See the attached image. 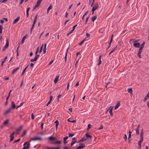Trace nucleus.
I'll list each match as a JSON object with an SVG mask.
<instances>
[{"label":"nucleus","mask_w":149,"mask_h":149,"mask_svg":"<svg viewBox=\"0 0 149 149\" xmlns=\"http://www.w3.org/2000/svg\"><path fill=\"white\" fill-rule=\"evenodd\" d=\"M19 17H17L13 21V24H15V23H16L19 20Z\"/></svg>","instance_id":"nucleus-21"},{"label":"nucleus","mask_w":149,"mask_h":149,"mask_svg":"<svg viewBox=\"0 0 149 149\" xmlns=\"http://www.w3.org/2000/svg\"><path fill=\"white\" fill-rule=\"evenodd\" d=\"M102 56V54L100 55L99 56V61L97 64V65H100L101 63L102 62H101V58Z\"/></svg>","instance_id":"nucleus-17"},{"label":"nucleus","mask_w":149,"mask_h":149,"mask_svg":"<svg viewBox=\"0 0 149 149\" xmlns=\"http://www.w3.org/2000/svg\"><path fill=\"white\" fill-rule=\"evenodd\" d=\"M37 140L41 141L42 140V139L40 137H36L33 138H31L29 140V142H31V141H35Z\"/></svg>","instance_id":"nucleus-3"},{"label":"nucleus","mask_w":149,"mask_h":149,"mask_svg":"<svg viewBox=\"0 0 149 149\" xmlns=\"http://www.w3.org/2000/svg\"><path fill=\"white\" fill-rule=\"evenodd\" d=\"M41 1H41L39 0H38L37 1V3L36 4L39 6L40 5V4Z\"/></svg>","instance_id":"nucleus-33"},{"label":"nucleus","mask_w":149,"mask_h":149,"mask_svg":"<svg viewBox=\"0 0 149 149\" xmlns=\"http://www.w3.org/2000/svg\"><path fill=\"white\" fill-rule=\"evenodd\" d=\"M20 139H21L20 138H19V139H18L17 140H15L13 142V143H15L16 142H19L20 141Z\"/></svg>","instance_id":"nucleus-38"},{"label":"nucleus","mask_w":149,"mask_h":149,"mask_svg":"<svg viewBox=\"0 0 149 149\" xmlns=\"http://www.w3.org/2000/svg\"><path fill=\"white\" fill-rule=\"evenodd\" d=\"M48 139L50 140V141H52L51 143L52 144L54 145H56V144H60L62 143L61 141L60 140L57 141H53L54 140H57V138L52 136H51L48 137Z\"/></svg>","instance_id":"nucleus-1"},{"label":"nucleus","mask_w":149,"mask_h":149,"mask_svg":"<svg viewBox=\"0 0 149 149\" xmlns=\"http://www.w3.org/2000/svg\"><path fill=\"white\" fill-rule=\"evenodd\" d=\"M38 6H38L37 5V4H36L33 8L32 10L34 11L37 7Z\"/></svg>","instance_id":"nucleus-41"},{"label":"nucleus","mask_w":149,"mask_h":149,"mask_svg":"<svg viewBox=\"0 0 149 149\" xmlns=\"http://www.w3.org/2000/svg\"><path fill=\"white\" fill-rule=\"evenodd\" d=\"M77 26V25H75L74 26H73L72 27V31H74V30H75V27H76Z\"/></svg>","instance_id":"nucleus-49"},{"label":"nucleus","mask_w":149,"mask_h":149,"mask_svg":"<svg viewBox=\"0 0 149 149\" xmlns=\"http://www.w3.org/2000/svg\"><path fill=\"white\" fill-rule=\"evenodd\" d=\"M34 65V64L33 63H30V66L32 68H33Z\"/></svg>","instance_id":"nucleus-62"},{"label":"nucleus","mask_w":149,"mask_h":149,"mask_svg":"<svg viewBox=\"0 0 149 149\" xmlns=\"http://www.w3.org/2000/svg\"><path fill=\"white\" fill-rule=\"evenodd\" d=\"M46 45L47 44H45L44 46V48L43 49V52L44 54H45L46 53Z\"/></svg>","instance_id":"nucleus-27"},{"label":"nucleus","mask_w":149,"mask_h":149,"mask_svg":"<svg viewBox=\"0 0 149 149\" xmlns=\"http://www.w3.org/2000/svg\"><path fill=\"white\" fill-rule=\"evenodd\" d=\"M34 116L33 115V114L32 113L31 114V118L32 120H33L34 118Z\"/></svg>","instance_id":"nucleus-54"},{"label":"nucleus","mask_w":149,"mask_h":149,"mask_svg":"<svg viewBox=\"0 0 149 149\" xmlns=\"http://www.w3.org/2000/svg\"><path fill=\"white\" fill-rule=\"evenodd\" d=\"M29 141H28L25 142L23 144V146H24V148H25V149H29L30 146V144L29 143Z\"/></svg>","instance_id":"nucleus-2"},{"label":"nucleus","mask_w":149,"mask_h":149,"mask_svg":"<svg viewBox=\"0 0 149 149\" xmlns=\"http://www.w3.org/2000/svg\"><path fill=\"white\" fill-rule=\"evenodd\" d=\"M12 110V108H9L3 113V115H5L8 114Z\"/></svg>","instance_id":"nucleus-15"},{"label":"nucleus","mask_w":149,"mask_h":149,"mask_svg":"<svg viewBox=\"0 0 149 149\" xmlns=\"http://www.w3.org/2000/svg\"><path fill=\"white\" fill-rule=\"evenodd\" d=\"M92 125L90 124H88V127L87 128V130H89L90 128H91Z\"/></svg>","instance_id":"nucleus-34"},{"label":"nucleus","mask_w":149,"mask_h":149,"mask_svg":"<svg viewBox=\"0 0 149 149\" xmlns=\"http://www.w3.org/2000/svg\"><path fill=\"white\" fill-rule=\"evenodd\" d=\"M26 133V130H25L23 131V133L22 134V136H24V135H25Z\"/></svg>","instance_id":"nucleus-35"},{"label":"nucleus","mask_w":149,"mask_h":149,"mask_svg":"<svg viewBox=\"0 0 149 149\" xmlns=\"http://www.w3.org/2000/svg\"><path fill=\"white\" fill-rule=\"evenodd\" d=\"M68 12H66V13L65 15V17L66 18H67L68 17Z\"/></svg>","instance_id":"nucleus-63"},{"label":"nucleus","mask_w":149,"mask_h":149,"mask_svg":"<svg viewBox=\"0 0 149 149\" xmlns=\"http://www.w3.org/2000/svg\"><path fill=\"white\" fill-rule=\"evenodd\" d=\"M81 140V141L82 142H83L84 141L86 140V137H82V138Z\"/></svg>","instance_id":"nucleus-46"},{"label":"nucleus","mask_w":149,"mask_h":149,"mask_svg":"<svg viewBox=\"0 0 149 149\" xmlns=\"http://www.w3.org/2000/svg\"><path fill=\"white\" fill-rule=\"evenodd\" d=\"M113 108V107L111 106L109 108V109H110L109 110V112L110 113V115L111 116H113V114L112 112V109Z\"/></svg>","instance_id":"nucleus-12"},{"label":"nucleus","mask_w":149,"mask_h":149,"mask_svg":"<svg viewBox=\"0 0 149 149\" xmlns=\"http://www.w3.org/2000/svg\"><path fill=\"white\" fill-rule=\"evenodd\" d=\"M79 145V146L77 147L76 149H81L85 146V145L83 143H80Z\"/></svg>","instance_id":"nucleus-5"},{"label":"nucleus","mask_w":149,"mask_h":149,"mask_svg":"<svg viewBox=\"0 0 149 149\" xmlns=\"http://www.w3.org/2000/svg\"><path fill=\"white\" fill-rule=\"evenodd\" d=\"M117 47V46H116V47L115 48L113 49L112 50H111L109 53V55H110L111 53H113L114 50H115V49L116 48V47Z\"/></svg>","instance_id":"nucleus-48"},{"label":"nucleus","mask_w":149,"mask_h":149,"mask_svg":"<svg viewBox=\"0 0 149 149\" xmlns=\"http://www.w3.org/2000/svg\"><path fill=\"white\" fill-rule=\"evenodd\" d=\"M37 60L34 58L33 59H31L30 61L31 62H33L36 61Z\"/></svg>","instance_id":"nucleus-43"},{"label":"nucleus","mask_w":149,"mask_h":149,"mask_svg":"<svg viewBox=\"0 0 149 149\" xmlns=\"http://www.w3.org/2000/svg\"><path fill=\"white\" fill-rule=\"evenodd\" d=\"M39 56L40 55L39 54L35 55V58L37 60Z\"/></svg>","instance_id":"nucleus-50"},{"label":"nucleus","mask_w":149,"mask_h":149,"mask_svg":"<svg viewBox=\"0 0 149 149\" xmlns=\"http://www.w3.org/2000/svg\"><path fill=\"white\" fill-rule=\"evenodd\" d=\"M120 102H118L116 104V106H115L114 107V109H117L120 106Z\"/></svg>","instance_id":"nucleus-22"},{"label":"nucleus","mask_w":149,"mask_h":149,"mask_svg":"<svg viewBox=\"0 0 149 149\" xmlns=\"http://www.w3.org/2000/svg\"><path fill=\"white\" fill-rule=\"evenodd\" d=\"M43 123H42L41 124L40 126H41V128L42 130L43 128Z\"/></svg>","instance_id":"nucleus-51"},{"label":"nucleus","mask_w":149,"mask_h":149,"mask_svg":"<svg viewBox=\"0 0 149 149\" xmlns=\"http://www.w3.org/2000/svg\"><path fill=\"white\" fill-rule=\"evenodd\" d=\"M143 129H142L141 130V131L140 133V136L141 138L140 140L143 141Z\"/></svg>","instance_id":"nucleus-10"},{"label":"nucleus","mask_w":149,"mask_h":149,"mask_svg":"<svg viewBox=\"0 0 149 149\" xmlns=\"http://www.w3.org/2000/svg\"><path fill=\"white\" fill-rule=\"evenodd\" d=\"M97 17V16L96 15L92 18V20L93 22H94V21L96 19Z\"/></svg>","instance_id":"nucleus-29"},{"label":"nucleus","mask_w":149,"mask_h":149,"mask_svg":"<svg viewBox=\"0 0 149 149\" xmlns=\"http://www.w3.org/2000/svg\"><path fill=\"white\" fill-rule=\"evenodd\" d=\"M19 68V67H18L14 69L12 72V74H14L18 69Z\"/></svg>","instance_id":"nucleus-25"},{"label":"nucleus","mask_w":149,"mask_h":149,"mask_svg":"<svg viewBox=\"0 0 149 149\" xmlns=\"http://www.w3.org/2000/svg\"><path fill=\"white\" fill-rule=\"evenodd\" d=\"M12 107L10 108H12V109H14L15 108V105L13 101H12L11 102Z\"/></svg>","instance_id":"nucleus-23"},{"label":"nucleus","mask_w":149,"mask_h":149,"mask_svg":"<svg viewBox=\"0 0 149 149\" xmlns=\"http://www.w3.org/2000/svg\"><path fill=\"white\" fill-rule=\"evenodd\" d=\"M46 148L47 149H60L61 148L60 146H57L56 147H49L48 146H46Z\"/></svg>","instance_id":"nucleus-9"},{"label":"nucleus","mask_w":149,"mask_h":149,"mask_svg":"<svg viewBox=\"0 0 149 149\" xmlns=\"http://www.w3.org/2000/svg\"><path fill=\"white\" fill-rule=\"evenodd\" d=\"M36 20L37 19H34L32 24L35 25V24L36 23Z\"/></svg>","instance_id":"nucleus-55"},{"label":"nucleus","mask_w":149,"mask_h":149,"mask_svg":"<svg viewBox=\"0 0 149 149\" xmlns=\"http://www.w3.org/2000/svg\"><path fill=\"white\" fill-rule=\"evenodd\" d=\"M75 143V142L74 141H72L71 143L70 146H72Z\"/></svg>","instance_id":"nucleus-52"},{"label":"nucleus","mask_w":149,"mask_h":149,"mask_svg":"<svg viewBox=\"0 0 149 149\" xmlns=\"http://www.w3.org/2000/svg\"><path fill=\"white\" fill-rule=\"evenodd\" d=\"M9 121L8 119H7L6 120H5L4 122L3 123V125H6L8 124V122Z\"/></svg>","instance_id":"nucleus-28"},{"label":"nucleus","mask_w":149,"mask_h":149,"mask_svg":"<svg viewBox=\"0 0 149 149\" xmlns=\"http://www.w3.org/2000/svg\"><path fill=\"white\" fill-rule=\"evenodd\" d=\"M23 84V80H21V82L20 84V87H21Z\"/></svg>","instance_id":"nucleus-58"},{"label":"nucleus","mask_w":149,"mask_h":149,"mask_svg":"<svg viewBox=\"0 0 149 149\" xmlns=\"http://www.w3.org/2000/svg\"><path fill=\"white\" fill-rule=\"evenodd\" d=\"M74 135V134H72L71 133H69V134L68 137H72Z\"/></svg>","instance_id":"nucleus-39"},{"label":"nucleus","mask_w":149,"mask_h":149,"mask_svg":"<svg viewBox=\"0 0 149 149\" xmlns=\"http://www.w3.org/2000/svg\"><path fill=\"white\" fill-rule=\"evenodd\" d=\"M68 136H66V137H64L63 140V143L64 144H65L67 143L68 142L66 141V139H68Z\"/></svg>","instance_id":"nucleus-16"},{"label":"nucleus","mask_w":149,"mask_h":149,"mask_svg":"<svg viewBox=\"0 0 149 149\" xmlns=\"http://www.w3.org/2000/svg\"><path fill=\"white\" fill-rule=\"evenodd\" d=\"M59 77V76L58 75L54 79V81L55 84H56L58 81Z\"/></svg>","instance_id":"nucleus-20"},{"label":"nucleus","mask_w":149,"mask_h":149,"mask_svg":"<svg viewBox=\"0 0 149 149\" xmlns=\"http://www.w3.org/2000/svg\"><path fill=\"white\" fill-rule=\"evenodd\" d=\"M140 127V125H139L136 129V134L137 135H139V129Z\"/></svg>","instance_id":"nucleus-14"},{"label":"nucleus","mask_w":149,"mask_h":149,"mask_svg":"<svg viewBox=\"0 0 149 149\" xmlns=\"http://www.w3.org/2000/svg\"><path fill=\"white\" fill-rule=\"evenodd\" d=\"M26 38V36H24L22 38L21 40V43L22 44L24 41L25 39Z\"/></svg>","instance_id":"nucleus-30"},{"label":"nucleus","mask_w":149,"mask_h":149,"mask_svg":"<svg viewBox=\"0 0 149 149\" xmlns=\"http://www.w3.org/2000/svg\"><path fill=\"white\" fill-rule=\"evenodd\" d=\"M89 17H90V15H88V17L86 18V21L85 22V24H87V22L88 21V19H89Z\"/></svg>","instance_id":"nucleus-45"},{"label":"nucleus","mask_w":149,"mask_h":149,"mask_svg":"<svg viewBox=\"0 0 149 149\" xmlns=\"http://www.w3.org/2000/svg\"><path fill=\"white\" fill-rule=\"evenodd\" d=\"M86 38L84 39L79 44V45H81L82 44L84 43V41L86 40Z\"/></svg>","instance_id":"nucleus-36"},{"label":"nucleus","mask_w":149,"mask_h":149,"mask_svg":"<svg viewBox=\"0 0 149 149\" xmlns=\"http://www.w3.org/2000/svg\"><path fill=\"white\" fill-rule=\"evenodd\" d=\"M43 45L42 44L40 48V50L39 51V53H40L42 51Z\"/></svg>","instance_id":"nucleus-40"},{"label":"nucleus","mask_w":149,"mask_h":149,"mask_svg":"<svg viewBox=\"0 0 149 149\" xmlns=\"http://www.w3.org/2000/svg\"><path fill=\"white\" fill-rule=\"evenodd\" d=\"M3 26L2 25H0V34L2 32Z\"/></svg>","instance_id":"nucleus-37"},{"label":"nucleus","mask_w":149,"mask_h":149,"mask_svg":"<svg viewBox=\"0 0 149 149\" xmlns=\"http://www.w3.org/2000/svg\"><path fill=\"white\" fill-rule=\"evenodd\" d=\"M149 98V97H146V96L145 97H144L143 101L145 102L147 99H148Z\"/></svg>","instance_id":"nucleus-42"},{"label":"nucleus","mask_w":149,"mask_h":149,"mask_svg":"<svg viewBox=\"0 0 149 149\" xmlns=\"http://www.w3.org/2000/svg\"><path fill=\"white\" fill-rule=\"evenodd\" d=\"M141 143H140V142L138 141V145L139 146V147L141 148Z\"/></svg>","instance_id":"nucleus-53"},{"label":"nucleus","mask_w":149,"mask_h":149,"mask_svg":"<svg viewBox=\"0 0 149 149\" xmlns=\"http://www.w3.org/2000/svg\"><path fill=\"white\" fill-rule=\"evenodd\" d=\"M124 139L125 140V141H126L127 140V136L126 134H124Z\"/></svg>","instance_id":"nucleus-44"},{"label":"nucleus","mask_w":149,"mask_h":149,"mask_svg":"<svg viewBox=\"0 0 149 149\" xmlns=\"http://www.w3.org/2000/svg\"><path fill=\"white\" fill-rule=\"evenodd\" d=\"M22 126H21L19 128H17L16 129V133L17 134H19V132L21 131V130L22 129Z\"/></svg>","instance_id":"nucleus-8"},{"label":"nucleus","mask_w":149,"mask_h":149,"mask_svg":"<svg viewBox=\"0 0 149 149\" xmlns=\"http://www.w3.org/2000/svg\"><path fill=\"white\" fill-rule=\"evenodd\" d=\"M103 128V126L102 125H101L100 127L97 129L98 130H101Z\"/></svg>","instance_id":"nucleus-47"},{"label":"nucleus","mask_w":149,"mask_h":149,"mask_svg":"<svg viewBox=\"0 0 149 149\" xmlns=\"http://www.w3.org/2000/svg\"><path fill=\"white\" fill-rule=\"evenodd\" d=\"M140 45V44L139 42H134L133 44L134 46L136 48L139 47Z\"/></svg>","instance_id":"nucleus-11"},{"label":"nucleus","mask_w":149,"mask_h":149,"mask_svg":"<svg viewBox=\"0 0 149 149\" xmlns=\"http://www.w3.org/2000/svg\"><path fill=\"white\" fill-rule=\"evenodd\" d=\"M15 133V132H13L10 135V141H13L14 139V135Z\"/></svg>","instance_id":"nucleus-6"},{"label":"nucleus","mask_w":149,"mask_h":149,"mask_svg":"<svg viewBox=\"0 0 149 149\" xmlns=\"http://www.w3.org/2000/svg\"><path fill=\"white\" fill-rule=\"evenodd\" d=\"M145 42H143L142 43L139 49H140V50H142L143 49V47H144V46L145 45Z\"/></svg>","instance_id":"nucleus-26"},{"label":"nucleus","mask_w":149,"mask_h":149,"mask_svg":"<svg viewBox=\"0 0 149 149\" xmlns=\"http://www.w3.org/2000/svg\"><path fill=\"white\" fill-rule=\"evenodd\" d=\"M69 84L68 83V84L67 86V91H68V90L69 89Z\"/></svg>","instance_id":"nucleus-61"},{"label":"nucleus","mask_w":149,"mask_h":149,"mask_svg":"<svg viewBox=\"0 0 149 149\" xmlns=\"http://www.w3.org/2000/svg\"><path fill=\"white\" fill-rule=\"evenodd\" d=\"M5 62L4 61H3L2 62H1V67H2V66L3 65V63Z\"/></svg>","instance_id":"nucleus-64"},{"label":"nucleus","mask_w":149,"mask_h":149,"mask_svg":"<svg viewBox=\"0 0 149 149\" xmlns=\"http://www.w3.org/2000/svg\"><path fill=\"white\" fill-rule=\"evenodd\" d=\"M48 8L50 10H51L52 8V6L51 4H50V5L48 7Z\"/></svg>","instance_id":"nucleus-59"},{"label":"nucleus","mask_w":149,"mask_h":149,"mask_svg":"<svg viewBox=\"0 0 149 149\" xmlns=\"http://www.w3.org/2000/svg\"><path fill=\"white\" fill-rule=\"evenodd\" d=\"M9 46V40L8 39L6 40V43L5 46L3 47L2 49V51H4Z\"/></svg>","instance_id":"nucleus-4"},{"label":"nucleus","mask_w":149,"mask_h":149,"mask_svg":"<svg viewBox=\"0 0 149 149\" xmlns=\"http://www.w3.org/2000/svg\"><path fill=\"white\" fill-rule=\"evenodd\" d=\"M86 36L87 37H90V34L89 33H86Z\"/></svg>","instance_id":"nucleus-56"},{"label":"nucleus","mask_w":149,"mask_h":149,"mask_svg":"<svg viewBox=\"0 0 149 149\" xmlns=\"http://www.w3.org/2000/svg\"><path fill=\"white\" fill-rule=\"evenodd\" d=\"M99 7L98 3H96L93 7L92 10L95 11Z\"/></svg>","instance_id":"nucleus-7"},{"label":"nucleus","mask_w":149,"mask_h":149,"mask_svg":"<svg viewBox=\"0 0 149 149\" xmlns=\"http://www.w3.org/2000/svg\"><path fill=\"white\" fill-rule=\"evenodd\" d=\"M39 49V47H38L37 48V50L36 51V52H35V55H37V53H38V49Z\"/></svg>","instance_id":"nucleus-57"},{"label":"nucleus","mask_w":149,"mask_h":149,"mask_svg":"<svg viewBox=\"0 0 149 149\" xmlns=\"http://www.w3.org/2000/svg\"><path fill=\"white\" fill-rule=\"evenodd\" d=\"M127 91L128 93L131 94V95L132 94V88H129L127 89Z\"/></svg>","instance_id":"nucleus-24"},{"label":"nucleus","mask_w":149,"mask_h":149,"mask_svg":"<svg viewBox=\"0 0 149 149\" xmlns=\"http://www.w3.org/2000/svg\"><path fill=\"white\" fill-rule=\"evenodd\" d=\"M85 136L86 137V139H91L92 137L88 133H86L85 134Z\"/></svg>","instance_id":"nucleus-13"},{"label":"nucleus","mask_w":149,"mask_h":149,"mask_svg":"<svg viewBox=\"0 0 149 149\" xmlns=\"http://www.w3.org/2000/svg\"><path fill=\"white\" fill-rule=\"evenodd\" d=\"M129 136H128V139H129L131 137V133H132V132H131L130 131H129Z\"/></svg>","instance_id":"nucleus-32"},{"label":"nucleus","mask_w":149,"mask_h":149,"mask_svg":"<svg viewBox=\"0 0 149 149\" xmlns=\"http://www.w3.org/2000/svg\"><path fill=\"white\" fill-rule=\"evenodd\" d=\"M54 123L56 124V130H57L58 127V125H59V122L58 121V120H56L55 121Z\"/></svg>","instance_id":"nucleus-19"},{"label":"nucleus","mask_w":149,"mask_h":149,"mask_svg":"<svg viewBox=\"0 0 149 149\" xmlns=\"http://www.w3.org/2000/svg\"><path fill=\"white\" fill-rule=\"evenodd\" d=\"M29 65H28L23 70L22 74H21V75L22 76L24 73V72H25L26 69H27V68L28 67Z\"/></svg>","instance_id":"nucleus-31"},{"label":"nucleus","mask_w":149,"mask_h":149,"mask_svg":"<svg viewBox=\"0 0 149 149\" xmlns=\"http://www.w3.org/2000/svg\"><path fill=\"white\" fill-rule=\"evenodd\" d=\"M61 95H60V94H59L58 95V96H57V99H58V101L59 100V97L61 96Z\"/></svg>","instance_id":"nucleus-60"},{"label":"nucleus","mask_w":149,"mask_h":149,"mask_svg":"<svg viewBox=\"0 0 149 149\" xmlns=\"http://www.w3.org/2000/svg\"><path fill=\"white\" fill-rule=\"evenodd\" d=\"M142 50H140V49H139V51L138 52V53H137V55L140 58H141V53L142 52Z\"/></svg>","instance_id":"nucleus-18"}]
</instances>
